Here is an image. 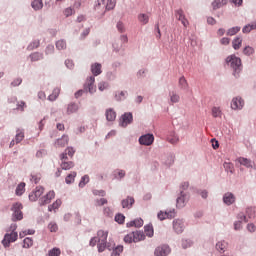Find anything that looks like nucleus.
<instances>
[{"mask_svg": "<svg viewBox=\"0 0 256 256\" xmlns=\"http://www.w3.org/2000/svg\"><path fill=\"white\" fill-rule=\"evenodd\" d=\"M10 230L12 232L10 234L9 233L5 234L4 239L2 240V245L4 247H9V245H11V243H15V241L19 237L17 232H15L17 230V224H12L10 226Z\"/></svg>", "mask_w": 256, "mask_h": 256, "instance_id": "nucleus-1", "label": "nucleus"}, {"mask_svg": "<svg viewBox=\"0 0 256 256\" xmlns=\"http://www.w3.org/2000/svg\"><path fill=\"white\" fill-rule=\"evenodd\" d=\"M226 62L230 67H232V69H234L235 73H237V71H241V58L231 55L227 57Z\"/></svg>", "mask_w": 256, "mask_h": 256, "instance_id": "nucleus-2", "label": "nucleus"}, {"mask_svg": "<svg viewBox=\"0 0 256 256\" xmlns=\"http://www.w3.org/2000/svg\"><path fill=\"white\" fill-rule=\"evenodd\" d=\"M23 209V204L16 202L13 204L12 211H13V217L12 221H21L23 219V212L21 211Z\"/></svg>", "mask_w": 256, "mask_h": 256, "instance_id": "nucleus-3", "label": "nucleus"}, {"mask_svg": "<svg viewBox=\"0 0 256 256\" xmlns=\"http://www.w3.org/2000/svg\"><path fill=\"white\" fill-rule=\"evenodd\" d=\"M153 141H155V136H153V134H146L139 138L140 145H146L147 147L153 145Z\"/></svg>", "mask_w": 256, "mask_h": 256, "instance_id": "nucleus-4", "label": "nucleus"}, {"mask_svg": "<svg viewBox=\"0 0 256 256\" xmlns=\"http://www.w3.org/2000/svg\"><path fill=\"white\" fill-rule=\"evenodd\" d=\"M43 193H45V188L41 186H37L35 190L29 194L30 201H37V199H39V197H41Z\"/></svg>", "mask_w": 256, "mask_h": 256, "instance_id": "nucleus-5", "label": "nucleus"}, {"mask_svg": "<svg viewBox=\"0 0 256 256\" xmlns=\"http://www.w3.org/2000/svg\"><path fill=\"white\" fill-rule=\"evenodd\" d=\"M55 199V191H49L45 196L41 197L39 200L40 205H49L51 201Z\"/></svg>", "mask_w": 256, "mask_h": 256, "instance_id": "nucleus-6", "label": "nucleus"}, {"mask_svg": "<svg viewBox=\"0 0 256 256\" xmlns=\"http://www.w3.org/2000/svg\"><path fill=\"white\" fill-rule=\"evenodd\" d=\"M169 253H171V248L168 245H162L155 249L154 255L167 256Z\"/></svg>", "mask_w": 256, "mask_h": 256, "instance_id": "nucleus-7", "label": "nucleus"}, {"mask_svg": "<svg viewBox=\"0 0 256 256\" xmlns=\"http://www.w3.org/2000/svg\"><path fill=\"white\" fill-rule=\"evenodd\" d=\"M173 230L177 234L183 233L185 231V223L181 219H176L173 221Z\"/></svg>", "mask_w": 256, "mask_h": 256, "instance_id": "nucleus-8", "label": "nucleus"}, {"mask_svg": "<svg viewBox=\"0 0 256 256\" xmlns=\"http://www.w3.org/2000/svg\"><path fill=\"white\" fill-rule=\"evenodd\" d=\"M176 17L178 18V21L182 23L183 27H189V20H187V17L185 16V12L183 11V9L176 10Z\"/></svg>", "mask_w": 256, "mask_h": 256, "instance_id": "nucleus-9", "label": "nucleus"}, {"mask_svg": "<svg viewBox=\"0 0 256 256\" xmlns=\"http://www.w3.org/2000/svg\"><path fill=\"white\" fill-rule=\"evenodd\" d=\"M244 106L245 101L241 99V97H235L232 99L231 109H234V111H237V109H243Z\"/></svg>", "mask_w": 256, "mask_h": 256, "instance_id": "nucleus-10", "label": "nucleus"}, {"mask_svg": "<svg viewBox=\"0 0 256 256\" xmlns=\"http://www.w3.org/2000/svg\"><path fill=\"white\" fill-rule=\"evenodd\" d=\"M84 89H88L89 93H95V77L90 76L89 78H87Z\"/></svg>", "mask_w": 256, "mask_h": 256, "instance_id": "nucleus-11", "label": "nucleus"}, {"mask_svg": "<svg viewBox=\"0 0 256 256\" xmlns=\"http://www.w3.org/2000/svg\"><path fill=\"white\" fill-rule=\"evenodd\" d=\"M132 122H133V114L131 113H125L124 115H122L120 119L121 127H127Z\"/></svg>", "mask_w": 256, "mask_h": 256, "instance_id": "nucleus-12", "label": "nucleus"}, {"mask_svg": "<svg viewBox=\"0 0 256 256\" xmlns=\"http://www.w3.org/2000/svg\"><path fill=\"white\" fill-rule=\"evenodd\" d=\"M175 217V210H170L169 212L160 211L158 213V219L160 221H165V219H174Z\"/></svg>", "mask_w": 256, "mask_h": 256, "instance_id": "nucleus-13", "label": "nucleus"}, {"mask_svg": "<svg viewBox=\"0 0 256 256\" xmlns=\"http://www.w3.org/2000/svg\"><path fill=\"white\" fill-rule=\"evenodd\" d=\"M135 203V198L127 197L126 199L122 200L121 205L123 209H131Z\"/></svg>", "mask_w": 256, "mask_h": 256, "instance_id": "nucleus-14", "label": "nucleus"}, {"mask_svg": "<svg viewBox=\"0 0 256 256\" xmlns=\"http://www.w3.org/2000/svg\"><path fill=\"white\" fill-rule=\"evenodd\" d=\"M109 236V232L105 231V230H99L97 232V239H98V243H107V237Z\"/></svg>", "mask_w": 256, "mask_h": 256, "instance_id": "nucleus-15", "label": "nucleus"}, {"mask_svg": "<svg viewBox=\"0 0 256 256\" xmlns=\"http://www.w3.org/2000/svg\"><path fill=\"white\" fill-rule=\"evenodd\" d=\"M94 10L98 13H105V0H97L94 5Z\"/></svg>", "mask_w": 256, "mask_h": 256, "instance_id": "nucleus-16", "label": "nucleus"}, {"mask_svg": "<svg viewBox=\"0 0 256 256\" xmlns=\"http://www.w3.org/2000/svg\"><path fill=\"white\" fill-rule=\"evenodd\" d=\"M56 147H65L69 145V136L63 135L60 139H58L55 143Z\"/></svg>", "mask_w": 256, "mask_h": 256, "instance_id": "nucleus-17", "label": "nucleus"}, {"mask_svg": "<svg viewBox=\"0 0 256 256\" xmlns=\"http://www.w3.org/2000/svg\"><path fill=\"white\" fill-rule=\"evenodd\" d=\"M73 167H75V162L73 161L64 160L61 162V169H63L64 171H69L73 169Z\"/></svg>", "mask_w": 256, "mask_h": 256, "instance_id": "nucleus-18", "label": "nucleus"}, {"mask_svg": "<svg viewBox=\"0 0 256 256\" xmlns=\"http://www.w3.org/2000/svg\"><path fill=\"white\" fill-rule=\"evenodd\" d=\"M223 201L226 205H233V203H235V196L232 193H226L223 197Z\"/></svg>", "mask_w": 256, "mask_h": 256, "instance_id": "nucleus-19", "label": "nucleus"}, {"mask_svg": "<svg viewBox=\"0 0 256 256\" xmlns=\"http://www.w3.org/2000/svg\"><path fill=\"white\" fill-rule=\"evenodd\" d=\"M134 237V243H139V241H145V234L141 231L132 232Z\"/></svg>", "mask_w": 256, "mask_h": 256, "instance_id": "nucleus-20", "label": "nucleus"}, {"mask_svg": "<svg viewBox=\"0 0 256 256\" xmlns=\"http://www.w3.org/2000/svg\"><path fill=\"white\" fill-rule=\"evenodd\" d=\"M186 201H187V197L185 196V194H183V192H181V196L178 197L177 199L176 207H178L179 209L185 207Z\"/></svg>", "mask_w": 256, "mask_h": 256, "instance_id": "nucleus-21", "label": "nucleus"}, {"mask_svg": "<svg viewBox=\"0 0 256 256\" xmlns=\"http://www.w3.org/2000/svg\"><path fill=\"white\" fill-rule=\"evenodd\" d=\"M106 119L107 121H115L117 119V113L111 108L106 110Z\"/></svg>", "mask_w": 256, "mask_h": 256, "instance_id": "nucleus-22", "label": "nucleus"}, {"mask_svg": "<svg viewBox=\"0 0 256 256\" xmlns=\"http://www.w3.org/2000/svg\"><path fill=\"white\" fill-rule=\"evenodd\" d=\"M224 5H227V0H214L212 2V7L215 10L221 9Z\"/></svg>", "mask_w": 256, "mask_h": 256, "instance_id": "nucleus-23", "label": "nucleus"}, {"mask_svg": "<svg viewBox=\"0 0 256 256\" xmlns=\"http://www.w3.org/2000/svg\"><path fill=\"white\" fill-rule=\"evenodd\" d=\"M79 111V105L75 103H70L67 107V115H71L73 113H77Z\"/></svg>", "mask_w": 256, "mask_h": 256, "instance_id": "nucleus-24", "label": "nucleus"}, {"mask_svg": "<svg viewBox=\"0 0 256 256\" xmlns=\"http://www.w3.org/2000/svg\"><path fill=\"white\" fill-rule=\"evenodd\" d=\"M91 72L93 73V75H95V77H97V75H101L102 71H101V64L99 63H95L91 66Z\"/></svg>", "mask_w": 256, "mask_h": 256, "instance_id": "nucleus-25", "label": "nucleus"}, {"mask_svg": "<svg viewBox=\"0 0 256 256\" xmlns=\"http://www.w3.org/2000/svg\"><path fill=\"white\" fill-rule=\"evenodd\" d=\"M24 139H25V132H23V130L21 129H18L16 131V136H15L16 144L21 143V141H23Z\"/></svg>", "mask_w": 256, "mask_h": 256, "instance_id": "nucleus-26", "label": "nucleus"}, {"mask_svg": "<svg viewBox=\"0 0 256 256\" xmlns=\"http://www.w3.org/2000/svg\"><path fill=\"white\" fill-rule=\"evenodd\" d=\"M243 43V39L241 37H236L233 41H232V47L233 49H235V51H237L238 49H241V45Z\"/></svg>", "mask_w": 256, "mask_h": 256, "instance_id": "nucleus-27", "label": "nucleus"}, {"mask_svg": "<svg viewBox=\"0 0 256 256\" xmlns=\"http://www.w3.org/2000/svg\"><path fill=\"white\" fill-rule=\"evenodd\" d=\"M75 177H77V172H71L66 176L65 183H67V185H71V183H75Z\"/></svg>", "mask_w": 256, "mask_h": 256, "instance_id": "nucleus-28", "label": "nucleus"}, {"mask_svg": "<svg viewBox=\"0 0 256 256\" xmlns=\"http://www.w3.org/2000/svg\"><path fill=\"white\" fill-rule=\"evenodd\" d=\"M238 162L240 163V165H243L244 167H253V163L251 162V160L247 158L240 157L238 158Z\"/></svg>", "mask_w": 256, "mask_h": 256, "instance_id": "nucleus-29", "label": "nucleus"}, {"mask_svg": "<svg viewBox=\"0 0 256 256\" xmlns=\"http://www.w3.org/2000/svg\"><path fill=\"white\" fill-rule=\"evenodd\" d=\"M127 227H143V219L139 218L127 223Z\"/></svg>", "mask_w": 256, "mask_h": 256, "instance_id": "nucleus-30", "label": "nucleus"}, {"mask_svg": "<svg viewBox=\"0 0 256 256\" xmlns=\"http://www.w3.org/2000/svg\"><path fill=\"white\" fill-rule=\"evenodd\" d=\"M31 5L34 11H39L43 9V0H34Z\"/></svg>", "mask_w": 256, "mask_h": 256, "instance_id": "nucleus-31", "label": "nucleus"}, {"mask_svg": "<svg viewBox=\"0 0 256 256\" xmlns=\"http://www.w3.org/2000/svg\"><path fill=\"white\" fill-rule=\"evenodd\" d=\"M29 57L32 62L41 61V59H43V53L34 52V53L30 54Z\"/></svg>", "mask_w": 256, "mask_h": 256, "instance_id": "nucleus-32", "label": "nucleus"}, {"mask_svg": "<svg viewBox=\"0 0 256 256\" xmlns=\"http://www.w3.org/2000/svg\"><path fill=\"white\" fill-rule=\"evenodd\" d=\"M217 251H220V253H225V250L227 249V242L220 241L216 244Z\"/></svg>", "mask_w": 256, "mask_h": 256, "instance_id": "nucleus-33", "label": "nucleus"}, {"mask_svg": "<svg viewBox=\"0 0 256 256\" xmlns=\"http://www.w3.org/2000/svg\"><path fill=\"white\" fill-rule=\"evenodd\" d=\"M61 93V89L59 88H55L52 92V94H50L48 96L49 101H55V99H57L59 97V94Z\"/></svg>", "mask_w": 256, "mask_h": 256, "instance_id": "nucleus-34", "label": "nucleus"}, {"mask_svg": "<svg viewBox=\"0 0 256 256\" xmlns=\"http://www.w3.org/2000/svg\"><path fill=\"white\" fill-rule=\"evenodd\" d=\"M97 247L99 253H103L105 249H109V251H111V248L107 245V242H98Z\"/></svg>", "mask_w": 256, "mask_h": 256, "instance_id": "nucleus-35", "label": "nucleus"}, {"mask_svg": "<svg viewBox=\"0 0 256 256\" xmlns=\"http://www.w3.org/2000/svg\"><path fill=\"white\" fill-rule=\"evenodd\" d=\"M116 5H117V0H107V3L105 5V9L107 11H111L112 9H115Z\"/></svg>", "mask_w": 256, "mask_h": 256, "instance_id": "nucleus-36", "label": "nucleus"}, {"mask_svg": "<svg viewBox=\"0 0 256 256\" xmlns=\"http://www.w3.org/2000/svg\"><path fill=\"white\" fill-rule=\"evenodd\" d=\"M256 29V22H253L252 24L246 25L242 31L243 33H251V31Z\"/></svg>", "mask_w": 256, "mask_h": 256, "instance_id": "nucleus-37", "label": "nucleus"}, {"mask_svg": "<svg viewBox=\"0 0 256 256\" xmlns=\"http://www.w3.org/2000/svg\"><path fill=\"white\" fill-rule=\"evenodd\" d=\"M25 193V183H20L16 188V195L21 196Z\"/></svg>", "mask_w": 256, "mask_h": 256, "instance_id": "nucleus-38", "label": "nucleus"}, {"mask_svg": "<svg viewBox=\"0 0 256 256\" xmlns=\"http://www.w3.org/2000/svg\"><path fill=\"white\" fill-rule=\"evenodd\" d=\"M138 20L142 25H147L149 23V16L147 14H140Z\"/></svg>", "mask_w": 256, "mask_h": 256, "instance_id": "nucleus-39", "label": "nucleus"}, {"mask_svg": "<svg viewBox=\"0 0 256 256\" xmlns=\"http://www.w3.org/2000/svg\"><path fill=\"white\" fill-rule=\"evenodd\" d=\"M239 31H241V27L239 26L232 27L227 31V35H230V37H233V35H237Z\"/></svg>", "mask_w": 256, "mask_h": 256, "instance_id": "nucleus-40", "label": "nucleus"}, {"mask_svg": "<svg viewBox=\"0 0 256 256\" xmlns=\"http://www.w3.org/2000/svg\"><path fill=\"white\" fill-rule=\"evenodd\" d=\"M23 247L24 249H29V247H33V239L30 237H27L23 241Z\"/></svg>", "mask_w": 256, "mask_h": 256, "instance_id": "nucleus-41", "label": "nucleus"}, {"mask_svg": "<svg viewBox=\"0 0 256 256\" xmlns=\"http://www.w3.org/2000/svg\"><path fill=\"white\" fill-rule=\"evenodd\" d=\"M56 49H59V51L67 49V43L65 42V40H58L56 42Z\"/></svg>", "mask_w": 256, "mask_h": 256, "instance_id": "nucleus-42", "label": "nucleus"}, {"mask_svg": "<svg viewBox=\"0 0 256 256\" xmlns=\"http://www.w3.org/2000/svg\"><path fill=\"white\" fill-rule=\"evenodd\" d=\"M256 208L250 207L246 210V215L249 219L255 218Z\"/></svg>", "mask_w": 256, "mask_h": 256, "instance_id": "nucleus-43", "label": "nucleus"}, {"mask_svg": "<svg viewBox=\"0 0 256 256\" xmlns=\"http://www.w3.org/2000/svg\"><path fill=\"white\" fill-rule=\"evenodd\" d=\"M144 231L147 235V237H153L154 235V230L152 225H147L144 227Z\"/></svg>", "mask_w": 256, "mask_h": 256, "instance_id": "nucleus-44", "label": "nucleus"}, {"mask_svg": "<svg viewBox=\"0 0 256 256\" xmlns=\"http://www.w3.org/2000/svg\"><path fill=\"white\" fill-rule=\"evenodd\" d=\"M167 140L172 145H175L176 143H179V137L175 134H172V135L168 136Z\"/></svg>", "mask_w": 256, "mask_h": 256, "instance_id": "nucleus-45", "label": "nucleus"}, {"mask_svg": "<svg viewBox=\"0 0 256 256\" xmlns=\"http://www.w3.org/2000/svg\"><path fill=\"white\" fill-rule=\"evenodd\" d=\"M221 115H222L221 108H219V107L212 108V116L214 118L221 117Z\"/></svg>", "mask_w": 256, "mask_h": 256, "instance_id": "nucleus-46", "label": "nucleus"}, {"mask_svg": "<svg viewBox=\"0 0 256 256\" xmlns=\"http://www.w3.org/2000/svg\"><path fill=\"white\" fill-rule=\"evenodd\" d=\"M116 223H119V225H123L125 223V215L123 214H117L115 216Z\"/></svg>", "mask_w": 256, "mask_h": 256, "instance_id": "nucleus-47", "label": "nucleus"}, {"mask_svg": "<svg viewBox=\"0 0 256 256\" xmlns=\"http://www.w3.org/2000/svg\"><path fill=\"white\" fill-rule=\"evenodd\" d=\"M60 255H61V249L59 248H53L48 252V256H60Z\"/></svg>", "mask_w": 256, "mask_h": 256, "instance_id": "nucleus-48", "label": "nucleus"}, {"mask_svg": "<svg viewBox=\"0 0 256 256\" xmlns=\"http://www.w3.org/2000/svg\"><path fill=\"white\" fill-rule=\"evenodd\" d=\"M87 183H89V175H84L79 182V187L83 188Z\"/></svg>", "mask_w": 256, "mask_h": 256, "instance_id": "nucleus-49", "label": "nucleus"}, {"mask_svg": "<svg viewBox=\"0 0 256 256\" xmlns=\"http://www.w3.org/2000/svg\"><path fill=\"white\" fill-rule=\"evenodd\" d=\"M63 14L65 15V17H71V15H75V10L71 7H68L64 9Z\"/></svg>", "mask_w": 256, "mask_h": 256, "instance_id": "nucleus-50", "label": "nucleus"}, {"mask_svg": "<svg viewBox=\"0 0 256 256\" xmlns=\"http://www.w3.org/2000/svg\"><path fill=\"white\" fill-rule=\"evenodd\" d=\"M61 200H56L51 206L48 207L49 211H53V209H59L61 207Z\"/></svg>", "mask_w": 256, "mask_h": 256, "instance_id": "nucleus-51", "label": "nucleus"}, {"mask_svg": "<svg viewBox=\"0 0 256 256\" xmlns=\"http://www.w3.org/2000/svg\"><path fill=\"white\" fill-rule=\"evenodd\" d=\"M123 253V246H117L113 251L111 256H119Z\"/></svg>", "mask_w": 256, "mask_h": 256, "instance_id": "nucleus-52", "label": "nucleus"}, {"mask_svg": "<svg viewBox=\"0 0 256 256\" xmlns=\"http://www.w3.org/2000/svg\"><path fill=\"white\" fill-rule=\"evenodd\" d=\"M179 100H180V97H179L178 94H176V93H174V92H172V93L170 94V101H171L172 104H173V103H179Z\"/></svg>", "mask_w": 256, "mask_h": 256, "instance_id": "nucleus-53", "label": "nucleus"}, {"mask_svg": "<svg viewBox=\"0 0 256 256\" xmlns=\"http://www.w3.org/2000/svg\"><path fill=\"white\" fill-rule=\"evenodd\" d=\"M133 237H135V234H133V232L129 233L128 235H126L124 237V242L125 243H134Z\"/></svg>", "mask_w": 256, "mask_h": 256, "instance_id": "nucleus-54", "label": "nucleus"}, {"mask_svg": "<svg viewBox=\"0 0 256 256\" xmlns=\"http://www.w3.org/2000/svg\"><path fill=\"white\" fill-rule=\"evenodd\" d=\"M179 85L182 89H187L188 84H187V79H185V76L180 77L179 79Z\"/></svg>", "mask_w": 256, "mask_h": 256, "instance_id": "nucleus-55", "label": "nucleus"}, {"mask_svg": "<svg viewBox=\"0 0 256 256\" xmlns=\"http://www.w3.org/2000/svg\"><path fill=\"white\" fill-rule=\"evenodd\" d=\"M224 169H226V171H228V172H230V173H233L235 167L233 166L232 163L225 162V163H224Z\"/></svg>", "mask_w": 256, "mask_h": 256, "instance_id": "nucleus-56", "label": "nucleus"}, {"mask_svg": "<svg viewBox=\"0 0 256 256\" xmlns=\"http://www.w3.org/2000/svg\"><path fill=\"white\" fill-rule=\"evenodd\" d=\"M115 97H116V101H123V99L127 97V92L121 91L120 93L116 94Z\"/></svg>", "mask_w": 256, "mask_h": 256, "instance_id": "nucleus-57", "label": "nucleus"}, {"mask_svg": "<svg viewBox=\"0 0 256 256\" xmlns=\"http://www.w3.org/2000/svg\"><path fill=\"white\" fill-rule=\"evenodd\" d=\"M244 55H253V53H255V50L253 49V47L250 46H246L243 50Z\"/></svg>", "mask_w": 256, "mask_h": 256, "instance_id": "nucleus-58", "label": "nucleus"}, {"mask_svg": "<svg viewBox=\"0 0 256 256\" xmlns=\"http://www.w3.org/2000/svg\"><path fill=\"white\" fill-rule=\"evenodd\" d=\"M48 229L51 231V233H57V230L59 229V227L57 226L56 223L51 222L48 225Z\"/></svg>", "mask_w": 256, "mask_h": 256, "instance_id": "nucleus-59", "label": "nucleus"}, {"mask_svg": "<svg viewBox=\"0 0 256 256\" xmlns=\"http://www.w3.org/2000/svg\"><path fill=\"white\" fill-rule=\"evenodd\" d=\"M65 152L67 153L68 157H71V159H73V155H75V149L73 147H67L65 149Z\"/></svg>", "mask_w": 256, "mask_h": 256, "instance_id": "nucleus-60", "label": "nucleus"}, {"mask_svg": "<svg viewBox=\"0 0 256 256\" xmlns=\"http://www.w3.org/2000/svg\"><path fill=\"white\" fill-rule=\"evenodd\" d=\"M193 245V242L191 240H182V247L183 249H188V247H191Z\"/></svg>", "mask_w": 256, "mask_h": 256, "instance_id": "nucleus-61", "label": "nucleus"}, {"mask_svg": "<svg viewBox=\"0 0 256 256\" xmlns=\"http://www.w3.org/2000/svg\"><path fill=\"white\" fill-rule=\"evenodd\" d=\"M25 235H35V230L29 229L24 232H20V237H25Z\"/></svg>", "mask_w": 256, "mask_h": 256, "instance_id": "nucleus-62", "label": "nucleus"}, {"mask_svg": "<svg viewBox=\"0 0 256 256\" xmlns=\"http://www.w3.org/2000/svg\"><path fill=\"white\" fill-rule=\"evenodd\" d=\"M21 83H23V80L21 78H16L13 80L11 85H12V87H19V85H21Z\"/></svg>", "mask_w": 256, "mask_h": 256, "instance_id": "nucleus-63", "label": "nucleus"}, {"mask_svg": "<svg viewBox=\"0 0 256 256\" xmlns=\"http://www.w3.org/2000/svg\"><path fill=\"white\" fill-rule=\"evenodd\" d=\"M107 87H109V84H107L106 82H100L98 84L99 91H105V89H107Z\"/></svg>", "mask_w": 256, "mask_h": 256, "instance_id": "nucleus-64", "label": "nucleus"}]
</instances>
